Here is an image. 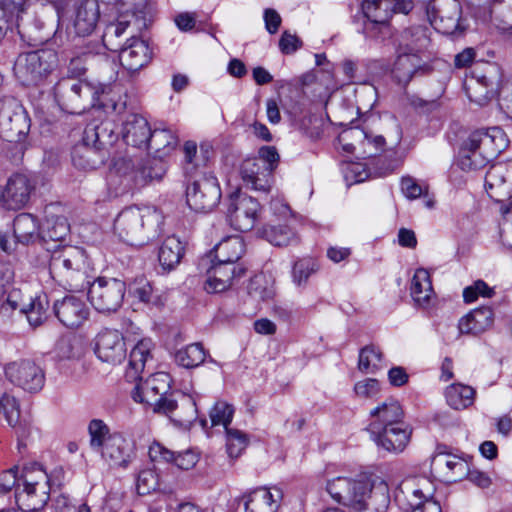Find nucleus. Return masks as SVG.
Segmentation results:
<instances>
[{
    "mask_svg": "<svg viewBox=\"0 0 512 512\" xmlns=\"http://www.w3.org/2000/svg\"><path fill=\"white\" fill-rule=\"evenodd\" d=\"M169 381L165 373L150 375L143 383L136 385L132 392L134 401L152 407L180 426L190 425L197 417L195 401L188 395L169 393Z\"/></svg>",
    "mask_w": 512,
    "mask_h": 512,
    "instance_id": "f257e3e1",
    "label": "nucleus"
},
{
    "mask_svg": "<svg viewBox=\"0 0 512 512\" xmlns=\"http://www.w3.org/2000/svg\"><path fill=\"white\" fill-rule=\"evenodd\" d=\"M97 95L99 106L105 110L121 113L126 106L118 85H104L94 90L88 83L77 79L64 78L54 87V96L58 105L69 113H80L86 108L89 99Z\"/></svg>",
    "mask_w": 512,
    "mask_h": 512,
    "instance_id": "f03ea898",
    "label": "nucleus"
},
{
    "mask_svg": "<svg viewBox=\"0 0 512 512\" xmlns=\"http://www.w3.org/2000/svg\"><path fill=\"white\" fill-rule=\"evenodd\" d=\"M374 420L368 430L376 444L391 453H401L407 447L411 430L402 419L404 412L400 403L388 399L370 412Z\"/></svg>",
    "mask_w": 512,
    "mask_h": 512,
    "instance_id": "7ed1b4c3",
    "label": "nucleus"
},
{
    "mask_svg": "<svg viewBox=\"0 0 512 512\" xmlns=\"http://www.w3.org/2000/svg\"><path fill=\"white\" fill-rule=\"evenodd\" d=\"M163 219L162 213L154 207L130 206L117 215L113 231L127 244L142 245L158 235Z\"/></svg>",
    "mask_w": 512,
    "mask_h": 512,
    "instance_id": "20e7f679",
    "label": "nucleus"
},
{
    "mask_svg": "<svg viewBox=\"0 0 512 512\" xmlns=\"http://www.w3.org/2000/svg\"><path fill=\"white\" fill-rule=\"evenodd\" d=\"M90 447L100 453L102 460L111 468H126L134 455L133 443L119 432H110L101 419L89 422Z\"/></svg>",
    "mask_w": 512,
    "mask_h": 512,
    "instance_id": "39448f33",
    "label": "nucleus"
},
{
    "mask_svg": "<svg viewBox=\"0 0 512 512\" xmlns=\"http://www.w3.org/2000/svg\"><path fill=\"white\" fill-rule=\"evenodd\" d=\"M507 146L505 134L499 127L472 132L461 149L463 168L479 169L496 158Z\"/></svg>",
    "mask_w": 512,
    "mask_h": 512,
    "instance_id": "423d86ee",
    "label": "nucleus"
},
{
    "mask_svg": "<svg viewBox=\"0 0 512 512\" xmlns=\"http://www.w3.org/2000/svg\"><path fill=\"white\" fill-rule=\"evenodd\" d=\"M21 484L16 488V503L24 512H36L49 500L50 481L47 472L39 463L23 467Z\"/></svg>",
    "mask_w": 512,
    "mask_h": 512,
    "instance_id": "0eeeda50",
    "label": "nucleus"
},
{
    "mask_svg": "<svg viewBox=\"0 0 512 512\" xmlns=\"http://www.w3.org/2000/svg\"><path fill=\"white\" fill-rule=\"evenodd\" d=\"M350 496L356 502L347 507L356 512H385L390 503L386 482L376 475H361L352 479Z\"/></svg>",
    "mask_w": 512,
    "mask_h": 512,
    "instance_id": "6e6552de",
    "label": "nucleus"
},
{
    "mask_svg": "<svg viewBox=\"0 0 512 512\" xmlns=\"http://www.w3.org/2000/svg\"><path fill=\"white\" fill-rule=\"evenodd\" d=\"M86 256L83 250L69 247L59 254H54L50 261V271L55 273L69 290L86 289L88 279L84 271Z\"/></svg>",
    "mask_w": 512,
    "mask_h": 512,
    "instance_id": "1a4fd4ad",
    "label": "nucleus"
},
{
    "mask_svg": "<svg viewBox=\"0 0 512 512\" xmlns=\"http://www.w3.org/2000/svg\"><path fill=\"white\" fill-rule=\"evenodd\" d=\"M57 54L50 49H41L20 54L14 64L16 78L25 86L38 85L54 69Z\"/></svg>",
    "mask_w": 512,
    "mask_h": 512,
    "instance_id": "9d476101",
    "label": "nucleus"
},
{
    "mask_svg": "<svg viewBox=\"0 0 512 512\" xmlns=\"http://www.w3.org/2000/svg\"><path fill=\"white\" fill-rule=\"evenodd\" d=\"M220 199L221 189L215 176L202 173L188 178L186 201L192 210L210 212L217 207Z\"/></svg>",
    "mask_w": 512,
    "mask_h": 512,
    "instance_id": "9b49d317",
    "label": "nucleus"
},
{
    "mask_svg": "<svg viewBox=\"0 0 512 512\" xmlns=\"http://www.w3.org/2000/svg\"><path fill=\"white\" fill-rule=\"evenodd\" d=\"M88 299L99 312L117 311L123 302L126 284L117 278L98 277L93 282L88 280Z\"/></svg>",
    "mask_w": 512,
    "mask_h": 512,
    "instance_id": "f8f14e48",
    "label": "nucleus"
},
{
    "mask_svg": "<svg viewBox=\"0 0 512 512\" xmlns=\"http://www.w3.org/2000/svg\"><path fill=\"white\" fill-rule=\"evenodd\" d=\"M30 130V121L21 103L14 97L0 99V137L21 142Z\"/></svg>",
    "mask_w": 512,
    "mask_h": 512,
    "instance_id": "ddd939ff",
    "label": "nucleus"
},
{
    "mask_svg": "<svg viewBox=\"0 0 512 512\" xmlns=\"http://www.w3.org/2000/svg\"><path fill=\"white\" fill-rule=\"evenodd\" d=\"M4 373L10 383L29 393L39 392L45 383L43 369L34 360L28 358L7 363Z\"/></svg>",
    "mask_w": 512,
    "mask_h": 512,
    "instance_id": "4468645a",
    "label": "nucleus"
},
{
    "mask_svg": "<svg viewBox=\"0 0 512 512\" xmlns=\"http://www.w3.org/2000/svg\"><path fill=\"white\" fill-rule=\"evenodd\" d=\"M259 211L260 204L253 197L241 192L229 196L227 217L236 230L250 231L256 223Z\"/></svg>",
    "mask_w": 512,
    "mask_h": 512,
    "instance_id": "2eb2a0df",
    "label": "nucleus"
},
{
    "mask_svg": "<svg viewBox=\"0 0 512 512\" xmlns=\"http://www.w3.org/2000/svg\"><path fill=\"white\" fill-rule=\"evenodd\" d=\"M434 490L429 479L420 477L406 480L400 493L408 497L411 512H441L440 504L432 498Z\"/></svg>",
    "mask_w": 512,
    "mask_h": 512,
    "instance_id": "dca6fc26",
    "label": "nucleus"
},
{
    "mask_svg": "<svg viewBox=\"0 0 512 512\" xmlns=\"http://www.w3.org/2000/svg\"><path fill=\"white\" fill-rule=\"evenodd\" d=\"M243 264L217 262L207 271L204 288L208 293H221L231 288L246 274Z\"/></svg>",
    "mask_w": 512,
    "mask_h": 512,
    "instance_id": "f3484780",
    "label": "nucleus"
},
{
    "mask_svg": "<svg viewBox=\"0 0 512 512\" xmlns=\"http://www.w3.org/2000/svg\"><path fill=\"white\" fill-rule=\"evenodd\" d=\"M390 0H363L361 8L367 21L363 26V33L370 38L377 36V31L387 28L392 16Z\"/></svg>",
    "mask_w": 512,
    "mask_h": 512,
    "instance_id": "a211bd4d",
    "label": "nucleus"
},
{
    "mask_svg": "<svg viewBox=\"0 0 512 512\" xmlns=\"http://www.w3.org/2000/svg\"><path fill=\"white\" fill-rule=\"evenodd\" d=\"M124 337L117 330H103L97 336L96 354L98 358L110 364H119L126 357Z\"/></svg>",
    "mask_w": 512,
    "mask_h": 512,
    "instance_id": "6ab92c4d",
    "label": "nucleus"
},
{
    "mask_svg": "<svg viewBox=\"0 0 512 512\" xmlns=\"http://www.w3.org/2000/svg\"><path fill=\"white\" fill-rule=\"evenodd\" d=\"M53 310L58 320L70 329L80 327L90 314L86 303L74 296H67L56 301Z\"/></svg>",
    "mask_w": 512,
    "mask_h": 512,
    "instance_id": "aec40b11",
    "label": "nucleus"
},
{
    "mask_svg": "<svg viewBox=\"0 0 512 512\" xmlns=\"http://www.w3.org/2000/svg\"><path fill=\"white\" fill-rule=\"evenodd\" d=\"M491 72H473V76L465 83L469 99L478 105L487 104L498 92L499 83Z\"/></svg>",
    "mask_w": 512,
    "mask_h": 512,
    "instance_id": "412c9836",
    "label": "nucleus"
},
{
    "mask_svg": "<svg viewBox=\"0 0 512 512\" xmlns=\"http://www.w3.org/2000/svg\"><path fill=\"white\" fill-rule=\"evenodd\" d=\"M34 185L24 174L12 175L3 192V200L9 209L17 210L24 207L29 199Z\"/></svg>",
    "mask_w": 512,
    "mask_h": 512,
    "instance_id": "4be33fe9",
    "label": "nucleus"
},
{
    "mask_svg": "<svg viewBox=\"0 0 512 512\" xmlns=\"http://www.w3.org/2000/svg\"><path fill=\"white\" fill-rule=\"evenodd\" d=\"M240 175L246 187L256 191H270L272 176L263 166L262 161L254 158L245 159L240 167Z\"/></svg>",
    "mask_w": 512,
    "mask_h": 512,
    "instance_id": "5701e85b",
    "label": "nucleus"
},
{
    "mask_svg": "<svg viewBox=\"0 0 512 512\" xmlns=\"http://www.w3.org/2000/svg\"><path fill=\"white\" fill-rule=\"evenodd\" d=\"M100 18L98 0H80L75 4L73 26L79 36H88L96 28Z\"/></svg>",
    "mask_w": 512,
    "mask_h": 512,
    "instance_id": "b1692460",
    "label": "nucleus"
},
{
    "mask_svg": "<svg viewBox=\"0 0 512 512\" xmlns=\"http://www.w3.org/2000/svg\"><path fill=\"white\" fill-rule=\"evenodd\" d=\"M275 493L265 487L257 488L242 496L245 512H277L281 491L274 489Z\"/></svg>",
    "mask_w": 512,
    "mask_h": 512,
    "instance_id": "393cba45",
    "label": "nucleus"
},
{
    "mask_svg": "<svg viewBox=\"0 0 512 512\" xmlns=\"http://www.w3.org/2000/svg\"><path fill=\"white\" fill-rule=\"evenodd\" d=\"M427 69L428 67L422 61L419 54L399 51L392 74L399 84L407 85L414 75H422Z\"/></svg>",
    "mask_w": 512,
    "mask_h": 512,
    "instance_id": "a878e982",
    "label": "nucleus"
},
{
    "mask_svg": "<svg viewBox=\"0 0 512 512\" xmlns=\"http://www.w3.org/2000/svg\"><path fill=\"white\" fill-rule=\"evenodd\" d=\"M494 324V312L491 307L482 306L470 311L458 322L461 334L480 335Z\"/></svg>",
    "mask_w": 512,
    "mask_h": 512,
    "instance_id": "bb28decb",
    "label": "nucleus"
},
{
    "mask_svg": "<svg viewBox=\"0 0 512 512\" xmlns=\"http://www.w3.org/2000/svg\"><path fill=\"white\" fill-rule=\"evenodd\" d=\"M151 128L148 121L141 115L131 114L123 123L122 136L124 141L137 148H145L149 143Z\"/></svg>",
    "mask_w": 512,
    "mask_h": 512,
    "instance_id": "cd10ccee",
    "label": "nucleus"
},
{
    "mask_svg": "<svg viewBox=\"0 0 512 512\" xmlns=\"http://www.w3.org/2000/svg\"><path fill=\"white\" fill-rule=\"evenodd\" d=\"M119 58L126 70L136 72L149 63L151 52L143 40L132 38L130 43L121 50Z\"/></svg>",
    "mask_w": 512,
    "mask_h": 512,
    "instance_id": "c85d7f7f",
    "label": "nucleus"
},
{
    "mask_svg": "<svg viewBox=\"0 0 512 512\" xmlns=\"http://www.w3.org/2000/svg\"><path fill=\"white\" fill-rule=\"evenodd\" d=\"M153 343L151 339L140 340L131 350L129 355L128 367L125 373L129 381L142 380L145 366L152 361L151 349Z\"/></svg>",
    "mask_w": 512,
    "mask_h": 512,
    "instance_id": "c756f323",
    "label": "nucleus"
},
{
    "mask_svg": "<svg viewBox=\"0 0 512 512\" xmlns=\"http://www.w3.org/2000/svg\"><path fill=\"white\" fill-rule=\"evenodd\" d=\"M149 457L154 462H173L179 469L189 470L198 462V456L191 450H186L177 455L168 450L159 443H154L149 447Z\"/></svg>",
    "mask_w": 512,
    "mask_h": 512,
    "instance_id": "7c9ffc66",
    "label": "nucleus"
},
{
    "mask_svg": "<svg viewBox=\"0 0 512 512\" xmlns=\"http://www.w3.org/2000/svg\"><path fill=\"white\" fill-rule=\"evenodd\" d=\"M508 175L511 176L509 170L503 164L493 165L486 172L485 189L490 197L496 201H503L511 193L506 184Z\"/></svg>",
    "mask_w": 512,
    "mask_h": 512,
    "instance_id": "2f4dec72",
    "label": "nucleus"
},
{
    "mask_svg": "<svg viewBox=\"0 0 512 512\" xmlns=\"http://www.w3.org/2000/svg\"><path fill=\"white\" fill-rule=\"evenodd\" d=\"M13 233L16 241L25 245L41 239L38 219L30 213L17 215L13 221Z\"/></svg>",
    "mask_w": 512,
    "mask_h": 512,
    "instance_id": "473e14b6",
    "label": "nucleus"
},
{
    "mask_svg": "<svg viewBox=\"0 0 512 512\" xmlns=\"http://www.w3.org/2000/svg\"><path fill=\"white\" fill-rule=\"evenodd\" d=\"M433 462L442 468L446 480L449 482H457L466 478L469 473V464L462 457L456 455L444 456L442 452H438L434 456Z\"/></svg>",
    "mask_w": 512,
    "mask_h": 512,
    "instance_id": "72a5a7b5",
    "label": "nucleus"
},
{
    "mask_svg": "<svg viewBox=\"0 0 512 512\" xmlns=\"http://www.w3.org/2000/svg\"><path fill=\"white\" fill-rule=\"evenodd\" d=\"M184 153V171L189 178L199 167L205 166L211 156V146L202 144L198 151L197 144L194 141H186L183 146Z\"/></svg>",
    "mask_w": 512,
    "mask_h": 512,
    "instance_id": "f704fd0d",
    "label": "nucleus"
},
{
    "mask_svg": "<svg viewBox=\"0 0 512 512\" xmlns=\"http://www.w3.org/2000/svg\"><path fill=\"white\" fill-rule=\"evenodd\" d=\"M184 255V246L179 238L167 237L159 249L158 259L162 268L166 271L173 270Z\"/></svg>",
    "mask_w": 512,
    "mask_h": 512,
    "instance_id": "c9c22d12",
    "label": "nucleus"
},
{
    "mask_svg": "<svg viewBox=\"0 0 512 512\" xmlns=\"http://www.w3.org/2000/svg\"><path fill=\"white\" fill-rule=\"evenodd\" d=\"M244 253L245 243L240 236L227 237L215 248V258L224 263L238 264Z\"/></svg>",
    "mask_w": 512,
    "mask_h": 512,
    "instance_id": "e433bc0d",
    "label": "nucleus"
},
{
    "mask_svg": "<svg viewBox=\"0 0 512 512\" xmlns=\"http://www.w3.org/2000/svg\"><path fill=\"white\" fill-rule=\"evenodd\" d=\"M410 291L414 302L418 306L424 307L429 304L433 295V288L430 275L427 270H416L411 281Z\"/></svg>",
    "mask_w": 512,
    "mask_h": 512,
    "instance_id": "4c0bfd02",
    "label": "nucleus"
},
{
    "mask_svg": "<svg viewBox=\"0 0 512 512\" xmlns=\"http://www.w3.org/2000/svg\"><path fill=\"white\" fill-rule=\"evenodd\" d=\"M49 299L45 293L31 298L28 304L21 307V313L25 314L29 324L33 327L42 325L48 316Z\"/></svg>",
    "mask_w": 512,
    "mask_h": 512,
    "instance_id": "58836bf2",
    "label": "nucleus"
},
{
    "mask_svg": "<svg viewBox=\"0 0 512 512\" xmlns=\"http://www.w3.org/2000/svg\"><path fill=\"white\" fill-rule=\"evenodd\" d=\"M70 226L66 217L47 213L45 223L41 229L43 241H62L69 234Z\"/></svg>",
    "mask_w": 512,
    "mask_h": 512,
    "instance_id": "ea45409f",
    "label": "nucleus"
},
{
    "mask_svg": "<svg viewBox=\"0 0 512 512\" xmlns=\"http://www.w3.org/2000/svg\"><path fill=\"white\" fill-rule=\"evenodd\" d=\"M438 15L437 29L446 35H454L461 31V7L455 1H452L444 10H440Z\"/></svg>",
    "mask_w": 512,
    "mask_h": 512,
    "instance_id": "a19ab883",
    "label": "nucleus"
},
{
    "mask_svg": "<svg viewBox=\"0 0 512 512\" xmlns=\"http://www.w3.org/2000/svg\"><path fill=\"white\" fill-rule=\"evenodd\" d=\"M71 155L74 166L84 170L95 169L102 162L99 147L77 144Z\"/></svg>",
    "mask_w": 512,
    "mask_h": 512,
    "instance_id": "79ce46f5",
    "label": "nucleus"
},
{
    "mask_svg": "<svg viewBox=\"0 0 512 512\" xmlns=\"http://www.w3.org/2000/svg\"><path fill=\"white\" fill-rule=\"evenodd\" d=\"M207 352L199 342L180 348L174 355L175 362L184 368L191 369L201 365Z\"/></svg>",
    "mask_w": 512,
    "mask_h": 512,
    "instance_id": "37998d69",
    "label": "nucleus"
},
{
    "mask_svg": "<svg viewBox=\"0 0 512 512\" xmlns=\"http://www.w3.org/2000/svg\"><path fill=\"white\" fill-rule=\"evenodd\" d=\"M446 400L455 410L465 409L474 402L475 390L466 385L452 384L446 388Z\"/></svg>",
    "mask_w": 512,
    "mask_h": 512,
    "instance_id": "c03bdc74",
    "label": "nucleus"
},
{
    "mask_svg": "<svg viewBox=\"0 0 512 512\" xmlns=\"http://www.w3.org/2000/svg\"><path fill=\"white\" fill-rule=\"evenodd\" d=\"M177 145V137L168 129H155L151 132L145 148L153 150L159 157L168 155Z\"/></svg>",
    "mask_w": 512,
    "mask_h": 512,
    "instance_id": "a18cd8bd",
    "label": "nucleus"
},
{
    "mask_svg": "<svg viewBox=\"0 0 512 512\" xmlns=\"http://www.w3.org/2000/svg\"><path fill=\"white\" fill-rule=\"evenodd\" d=\"M353 136H363V141L361 142L363 148H364V155L365 157H374L378 153L384 151L385 147V139L381 135L371 136L363 131L360 130H347L340 134L339 140L345 141L348 138H351Z\"/></svg>",
    "mask_w": 512,
    "mask_h": 512,
    "instance_id": "49530a36",
    "label": "nucleus"
},
{
    "mask_svg": "<svg viewBox=\"0 0 512 512\" xmlns=\"http://www.w3.org/2000/svg\"><path fill=\"white\" fill-rule=\"evenodd\" d=\"M402 43L399 45V51L408 53H419L426 47L429 40L421 27L410 28L402 34Z\"/></svg>",
    "mask_w": 512,
    "mask_h": 512,
    "instance_id": "de8ad7c7",
    "label": "nucleus"
},
{
    "mask_svg": "<svg viewBox=\"0 0 512 512\" xmlns=\"http://www.w3.org/2000/svg\"><path fill=\"white\" fill-rule=\"evenodd\" d=\"M352 479L346 477H337L327 483V492L330 496L340 504L347 506V504L356 503L350 496Z\"/></svg>",
    "mask_w": 512,
    "mask_h": 512,
    "instance_id": "09e8293b",
    "label": "nucleus"
},
{
    "mask_svg": "<svg viewBox=\"0 0 512 512\" xmlns=\"http://www.w3.org/2000/svg\"><path fill=\"white\" fill-rule=\"evenodd\" d=\"M262 236L275 246H288L297 241L296 234L287 226H267L262 229Z\"/></svg>",
    "mask_w": 512,
    "mask_h": 512,
    "instance_id": "8fccbe9b",
    "label": "nucleus"
},
{
    "mask_svg": "<svg viewBox=\"0 0 512 512\" xmlns=\"http://www.w3.org/2000/svg\"><path fill=\"white\" fill-rule=\"evenodd\" d=\"M358 367L365 373H374L382 367V353L374 346H366L359 353Z\"/></svg>",
    "mask_w": 512,
    "mask_h": 512,
    "instance_id": "3c124183",
    "label": "nucleus"
},
{
    "mask_svg": "<svg viewBox=\"0 0 512 512\" xmlns=\"http://www.w3.org/2000/svg\"><path fill=\"white\" fill-rule=\"evenodd\" d=\"M226 447L231 458H237L245 450L249 443L246 433L241 430L226 427Z\"/></svg>",
    "mask_w": 512,
    "mask_h": 512,
    "instance_id": "603ef678",
    "label": "nucleus"
},
{
    "mask_svg": "<svg viewBox=\"0 0 512 512\" xmlns=\"http://www.w3.org/2000/svg\"><path fill=\"white\" fill-rule=\"evenodd\" d=\"M318 270V265L311 258L297 260L292 268V279L297 286L306 285L309 277Z\"/></svg>",
    "mask_w": 512,
    "mask_h": 512,
    "instance_id": "864d4df0",
    "label": "nucleus"
},
{
    "mask_svg": "<svg viewBox=\"0 0 512 512\" xmlns=\"http://www.w3.org/2000/svg\"><path fill=\"white\" fill-rule=\"evenodd\" d=\"M132 6H127L125 9V13H122L116 23H112L107 26L105 33L103 35L104 42L108 45L114 38H118L123 35L128 26L130 25V20L128 19V13H131V17L138 19L142 17L143 13H138L137 16L133 17Z\"/></svg>",
    "mask_w": 512,
    "mask_h": 512,
    "instance_id": "5fc2aeb1",
    "label": "nucleus"
},
{
    "mask_svg": "<svg viewBox=\"0 0 512 512\" xmlns=\"http://www.w3.org/2000/svg\"><path fill=\"white\" fill-rule=\"evenodd\" d=\"M248 293L255 299L266 301L273 298L275 290L263 275H258L250 280Z\"/></svg>",
    "mask_w": 512,
    "mask_h": 512,
    "instance_id": "6e6d98bb",
    "label": "nucleus"
},
{
    "mask_svg": "<svg viewBox=\"0 0 512 512\" xmlns=\"http://www.w3.org/2000/svg\"><path fill=\"white\" fill-rule=\"evenodd\" d=\"M0 412L3 413L7 423L11 427H16L20 418V409L14 396L4 393L0 397Z\"/></svg>",
    "mask_w": 512,
    "mask_h": 512,
    "instance_id": "4d7b16f0",
    "label": "nucleus"
},
{
    "mask_svg": "<svg viewBox=\"0 0 512 512\" xmlns=\"http://www.w3.org/2000/svg\"><path fill=\"white\" fill-rule=\"evenodd\" d=\"M234 414L233 406L226 402H217L210 411V418L213 426L223 425L228 427Z\"/></svg>",
    "mask_w": 512,
    "mask_h": 512,
    "instance_id": "13d9d810",
    "label": "nucleus"
},
{
    "mask_svg": "<svg viewBox=\"0 0 512 512\" xmlns=\"http://www.w3.org/2000/svg\"><path fill=\"white\" fill-rule=\"evenodd\" d=\"M158 488V476L151 469L140 471L137 477L136 489L138 494L147 495Z\"/></svg>",
    "mask_w": 512,
    "mask_h": 512,
    "instance_id": "bf43d9fd",
    "label": "nucleus"
},
{
    "mask_svg": "<svg viewBox=\"0 0 512 512\" xmlns=\"http://www.w3.org/2000/svg\"><path fill=\"white\" fill-rule=\"evenodd\" d=\"M23 295L19 289H11L7 292L5 300L0 305V313L4 316L11 315L15 310L25 306L22 303Z\"/></svg>",
    "mask_w": 512,
    "mask_h": 512,
    "instance_id": "052dcab7",
    "label": "nucleus"
},
{
    "mask_svg": "<svg viewBox=\"0 0 512 512\" xmlns=\"http://www.w3.org/2000/svg\"><path fill=\"white\" fill-rule=\"evenodd\" d=\"M254 159L262 161L263 166L272 176L273 171L279 164L280 155L274 146H263L259 149L258 157Z\"/></svg>",
    "mask_w": 512,
    "mask_h": 512,
    "instance_id": "680f3d73",
    "label": "nucleus"
},
{
    "mask_svg": "<svg viewBox=\"0 0 512 512\" xmlns=\"http://www.w3.org/2000/svg\"><path fill=\"white\" fill-rule=\"evenodd\" d=\"M165 173L163 164L160 161L154 160L141 167L137 172L136 177L147 182L152 180H160Z\"/></svg>",
    "mask_w": 512,
    "mask_h": 512,
    "instance_id": "e2e57ef3",
    "label": "nucleus"
},
{
    "mask_svg": "<svg viewBox=\"0 0 512 512\" xmlns=\"http://www.w3.org/2000/svg\"><path fill=\"white\" fill-rule=\"evenodd\" d=\"M354 391L359 397L374 398L380 392V384L376 379L367 378L362 381H358L354 386Z\"/></svg>",
    "mask_w": 512,
    "mask_h": 512,
    "instance_id": "0e129e2a",
    "label": "nucleus"
},
{
    "mask_svg": "<svg viewBox=\"0 0 512 512\" xmlns=\"http://www.w3.org/2000/svg\"><path fill=\"white\" fill-rule=\"evenodd\" d=\"M401 190L403 194L409 199H416L421 195L426 196L427 194V187L422 186L410 176H406L401 179Z\"/></svg>",
    "mask_w": 512,
    "mask_h": 512,
    "instance_id": "69168bd1",
    "label": "nucleus"
},
{
    "mask_svg": "<svg viewBox=\"0 0 512 512\" xmlns=\"http://www.w3.org/2000/svg\"><path fill=\"white\" fill-rule=\"evenodd\" d=\"M17 467H13L0 475V494H6L12 488H17L21 484L20 478L17 476Z\"/></svg>",
    "mask_w": 512,
    "mask_h": 512,
    "instance_id": "338daca9",
    "label": "nucleus"
},
{
    "mask_svg": "<svg viewBox=\"0 0 512 512\" xmlns=\"http://www.w3.org/2000/svg\"><path fill=\"white\" fill-rule=\"evenodd\" d=\"M302 46V41L288 31H284L279 40V48L283 54H292Z\"/></svg>",
    "mask_w": 512,
    "mask_h": 512,
    "instance_id": "774afa93",
    "label": "nucleus"
}]
</instances>
